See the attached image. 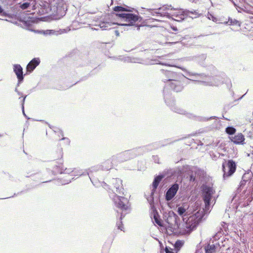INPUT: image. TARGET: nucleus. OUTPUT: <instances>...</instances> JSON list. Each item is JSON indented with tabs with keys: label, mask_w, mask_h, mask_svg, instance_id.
I'll return each mask as SVG.
<instances>
[{
	"label": "nucleus",
	"mask_w": 253,
	"mask_h": 253,
	"mask_svg": "<svg viewBox=\"0 0 253 253\" xmlns=\"http://www.w3.org/2000/svg\"><path fill=\"white\" fill-rule=\"evenodd\" d=\"M173 179L174 170L170 169H165L163 172H160L158 175L154 176L151 184L152 189L150 195L147 196L145 195L152 210L150 215L152 221L159 226L162 225V221L155 207L156 203H158L160 200V195L157 193V190L159 185L163 180V186H164Z\"/></svg>",
	"instance_id": "f257e3e1"
},
{
	"label": "nucleus",
	"mask_w": 253,
	"mask_h": 253,
	"mask_svg": "<svg viewBox=\"0 0 253 253\" xmlns=\"http://www.w3.org/2000/svg\"><path fill=\"white\" fill-rule=\"evenodd\" d=\"M175 68L180 69L183 71H185L187 75L189 76H193L198 77V78L201 80L197 81V82L203 83L205 85L217 86L223 83L224 81L223 76L225 75L223 74L222 76L218 75L217 70L212 65L208 66V70H209L210 73L207 74L205 73L198 74L189 72L184 68L177 65L175 62Z\"/></svg>",
	"instance_id": "f03ea898"
},
{
	"label": "nucleus",
	"mask_w": 253,
	"mask_h": 253,
	"mask_svg": "<svg viewBox=\"0 0 253 253\" xmlns=\"http://www.w3.org/2000/svg\"><path fill=\"white\" fill-rule=\"evenodd\" d=\"M133 8H132L126 5H117L113 8V12L116 14L117 18L122 21L127 22L123 24L122 25L124 26H135L137 27V29H140V26H137L136 23L140 22L142 18L139 15L137 11H136V14L132 12Z\"/></svg>",
	"instance_id": "7ed1b4c3"
},
{
	"label": "nucleus",
	"mask_w": 253,
	"mask_h": 253,
	"mask_svg": "<svg viewBox=\"0 0 253 253\" xmlns=\"http://www.w3.org/2000/svg\"><path fill=\"white\" fill-rule=\"evenodd\" d=\"M161 71L165 72L166 76V79H163L166 83L163 90L164 99L167 105L173 111L174 101L172 94L174 90V73L167 69H162Z\"/></svg>",
	"instance_id": "20e7f679"
},
{
	"label": "nucleus",
	"mask_w": 253,
	"mask_h": 253,
	"mask_svg": "<svg viewBox=\"0 0 253 253\" xmlns=\"http://www.w3.org/2000/svg\"><path fill=\"white\" fill-rule=\"evenodd\" d=\"M177 176L178 180L184 181L188 182L186 185V187L189 186H193L195 184L197 183V179L196 178L197 171L193 169L192 167L190 166L185 165L180 167L178 166L175 169V176Z\"/></svg>",
	"instance_id": "39448f33"
},
{
	"label": "nucleus",
	"mask_w": 253,
	"mask_h": 253,
	"mask_svg": "<svg viewBox=\"0 0 253 253\" xmlns=\"http://www.w3.org/2000/svg\"><path fill=\"white\" fill-rule=\"evenodd\" d=\"M114 202L115 206L122 211L121 213L119 220L116 223V226L118 229L121 230V231H124V228L122 220L127 213V212L124 213V212L129 209L130 204H129V200L127 198L124 196H119L117 194L115 196Z\"/></svg>",
	"instance_id": "423d86ee"
},
{
	"label": "nucleus",
	"mask_w": 253,
	"mask_h": 253,
	"mask_svg": "<svg viewBox=\"0 0 253 253\" xmlns=\"http://www.w3.org/2000/svg\"><path fill=\"white\" fill-rule=\"evenodd\" d=\"M188 207L186 204L180 206L177 210V212L179 216L175 213V230L176 228L180 230L179 232L181 233L185 230V228L188 226V221L189 217L188 216L186 210Z\"/></svg>",
	"instance_id": "0eeeda50"
},
{
	"label": "nucleus",
	"mask_w": 253,
	"mask_h": 253,
	"mask_svg": "<svg viewBox=\"0 0 253 253\" xmlns=\"http://www.w3.org/2000/svg\"><path fill=\"white\" fill-rule=\"evenodd\" d=\"M171 143L169 140H165L162 141L156 142L148 145L142 146L138 147H136L134 148V150L137 155V156H139L141 155H143L145 152L150 151L154 149H158L161 147H163L166 146L168 144H170Z\"/></svg>",
	"instance_id": "6e6552de"
},
{
	"label": "nucleus",
	"mask_w": 253,
	"mask_h": 253,
	"mask_svg": "<svg viewBox=\"0 0 253 253\" xmlns=\"http://www.w3.org/2000/svg\"><path fill=\"white\" fill-rule=\"evenodd\" d=\"M237 163L232 159L224 160L222 163L223 178L226 180L232 176L236 170Z\"/></svg>",
	"instance_id": "1a4fd4ad"
},
{
	"label": "nucleus",
	"mask_w": 253,
	"mask_h": 253,
	"mask_svg": "<svg viewBox=\"0 0 253 253\" xmlns=\"http://www.w3.org/2000/svg\"><path fill=\"white\" fill-rule=\"evenodd\" d=\"M197 10L192 9L189 10L183 9L175 8V21L180 22L184 20L187 17L192 19L196 18L200 16Z\"/></svg>",
	"instance_id": "9d476101"
},
{
	"label": "nucleus",
	"mask_w": 253,
	"mask_h": 253,
	"mask_svg": "<svg viewBox=\"0 0 253 253\" xmlns=\"http://www.w3.org/2000/svg\"><path fill=\"white\" fill-rule=\"evenodd\" d=\"M201 192L203 200L205 203L207 209H209L211 204V200L213 198V195L215 193L212 186L203 184L201 186Z\"/></svg>",
	"instance_id": "9b49d317"
},
{
	"label": "nucleus",
	"mask_w": 253,
	"mask_h": 253,
	"mask_svg": "<svg viewBox=\"0 0 253 253\" xmlns=\"http://www.w3.org/2000/svg\"><path fill=\"white\" fill-rule=\"evenodd\" d=\"M67 10V5L65 0H59L58 3L52 5L51 14H53L56 19H60L64 17Z\"/></svg>",
	"instance_id": "f8f14e48"
},
{
	"label": "nucleus",
	"mask_w": 253,
	"mask_h": 253,
	"mask_svg": "<svg viewBox=\"0 0 253 253\" xmlns=\"http://www.w3.org/2000/svg\"><path fill=\"white\" fill-rule=\"evenodd\" d=\"M197 82L186 78L182 74H179L175 71V92H180L183 89L184 86L189 84V81Z\"/></svg>",
	"instance_id": "ddd939ff"
},
{
	"label": "nucleus",
	"mask_w": 253,
	"mask_h": 253,
	"mask_svg": "<svg viewBox=\"0 0 253 253\" xmlns=\"http://www.w3.org/2000/svg\"><path fill=\"white\" fill-rule=\"evenodd\" d=\"M59 154L57 157V159H58L59 158H62L63 157V152L62 148H60L59 149ZM63 160L61 159H60L58 161H54V168L55 169V170L57 171V172L60 174L65 173V174H70L71 173H73L74 172V169H67L65 168V169L63 168Z\"/></svg>",
	"instance_id": "4468645a"
},
{
	"label": "nucleus",
	"mask_w": 253,
	"mask_h": 253,
	"mask_svg": "<svg viewBox=\"0 0 253 253\" xmlns=\"http://www.w3.org/2000/svg\"><path fill=\"white\" fill-rule=\"evenodd\" d=\"M169 7H170V9L171 10L174 9V7L172 6L171 5H170L169 6L164 5L163 7H160L158 9H148L147 11L148 12V13L152 15L153 16H155L157 17L166 16L169 19L171 18L172 20H174V19L172 18V15L171 14L169 13L167 11H161L162 10L164 11L167 9H169Z\"/></svg>",
	"instance_id": "2eb2a0df"
},
{
	"label": "nucleus",
	"mask_w": 253,
	"mask_h": 253,
	"mask_svg": "<svg viewBox=\"0 0 253 253\" xmlns=\"http://www.w3.org/2000/svg\"><path fill=\"white\" fill-rule=\"evenodd\" d=\"M9 5L10 6V11L11 13H9L8 11L5 10L0 5V15L9 18H12L14 16H17L20 15L21 8L20 6H19L18 3L16 4L13 5L11 2L9 4Z\"/></svg>",
	"instance_id": "dca6fc26"
},
{
	"label": "nucleus",
	"mask_w": 253,
	"mask_h": 253,
	"mask_svg": "<svg viewBox=\"0 0 253 253\" xmlns=\"http://www.w3.org/2000/svg\"><path fill=\"white\" fill-rule=\"evenodd\" d=\"M71 31L70 27H67L64 29L58 28L56 29H47V30H37L35 32L38 34L43 35L44 36H58L63 34L67 33Z\"/></svg>",
	"instance_id": "f3484780"
},
{
	"label": "nucleus",
	"mask_w": 253,
	"mask_h": 253,
	"mask_svg": "<svg viewBox=\"0 0 253 253\" xmlns=\"http://www.w3.org/2000/svg\"><path fill=\"white\" fill-rule=\"evenodd\" d=\"M164 196L168 206L169 208L172 209L173 207L172 203L174 200V183L166 189Z\"/></svg>",
	"instance_id": "a211bd4d"
},
{
	"label": "nucleus",
	"mask_w": 253,
	"mask_h": 253,
	"mask_svg": "<svg viewBox=\"0 0 253 253\" xmlns=\"http://www.w3.org/2000/svg\"><path fill=\"white\" fill-rule=\"evenodd\" d=\"M13 72L15 74L18 80L17 87L19 86L24 81V76L23 74V69L22 66L18 64H14L13 65Z\"/></svg>",
	"instance_id": "6ab92c4d"
},
{
	"label": "nucleus",
	"mask_w": 253,
	"mask_h": 253,
	"mask_svg": "<svg viewBox=\"0 0 253 253\" xmlns=\"http://www.w3.org/2000/svg\"><path fill=\"white\" fill-rule=\"evenodd\" d=\"M39 12L41 15L52 12V5L47 1H41L38 6Z\"/></svg>",
	"instance_id": "aec40b11"
},
{
	"label": "nucleus",
	"mask_w": 253,
	"mask_h": 253,
	"mask_svg": "<svg viewBox=\"0 0 253 253\" xmlns=\"http://www.w3.org/2000/svg\"><path fill=\"white\" fill-rule=\"evenodd\" d=\"M41 60L38 57L33 58L27 64L26 68L25 75H29L32 73L36 68L40 64Z\"/></svg>",
	"instance_id": "412c9836"
},
{
	"label": "nucleus",
	"mask_w": 253,
	"mask_h": 253,
	"mask_svg": "<svg viewBox=\"0 0 253 253\" xmlns=\"http://www.w3.org/2000/svg\"><path fill=\"white\" fill-rule=\"evenodd\" d=\"M185 115L187 118L189 119H191L198 122H207L212 119H217L218 118L216 116H211L209 118H207L200 116H196L192 113H188L186 111Z\"/></svg>",
	"instance_id": "4be33fe9"
},
{
	"label": "nucleus",
	"mask_w": 253,
	"mask_h": 253,
	"mask_svg": "<svg viewBox=\"0 0 253 253\" xmlns=\"http://www.w3.org/2000/svg\"><path fill=\"white\" fill-rule=\"evenodd\" d=\"M20 21L21 22L25 28L28 30L32 31L31 28L35 23V19L30 16L26 15L24 17H20Z\"/></svg>",
	"instance_id": "5701e85b"
},
{
	"label": "nucleus",
	"mask_w": 253,
	"mask_h": 253,
	"mask_svg": "<svg viewBox=\"0 0 253 253\" xmlns=\"http://www.w3.org/2000/svg\"><path fill=\"white\" fill-rule=\"evenodd\" d=\"M206 58L207 54H202L196 56L188 57L186 58H184V60L196 61L200 66L204 67L205 65V61Z\"/></svg>",
	"instance_id": "b1692460"
},
{
	"label": "nucleus",
	"mask_w": 253,
	"mask_h": 253,
	"mask_svg": "<svg viewBox=\"0 0 253 253\" xmlns=\"http://www.w3.org/2000/svg\"><path fill=\"white\" fill-rule=\"evenodd\" d=\"M233 3L238 12L242 13L245 12L248 13H253V7L249 3H246V5H239L234 1H233Z\"/></svg>",
	"instance_id": "393cba45"
},
{
	"label": "nucleus",
	"mask_w": 253,
	"mask_h": 253,
	"mask_svg": "<svg viewBox=\"0 0 253 253\" xmlns=\"http://www.w3.org/2000/svg\"><path fill=\"white\" fill-rule=\"evenodd\" d=\"M19 3V6H20L21 9H33L35 7L36 3L35 0H22Z\"/></svg>",
	"instance_id": "a878e982"
},
{
	"label": "nucleus",
	"mask_w": 253,
	"mask_h": 253,
	"mask_svg": "<svg viewBox=\"0 0 253 253\" xmlns=\"http://www.w3.org/2000/svg\"><path fill=\"white\" fill-rule=\"evenodd\" d=\"M113 184H114L115 190H112L114 193L116 191L119 194L125 195L124 189L123 187L122 180L120 178H116L113 179Z\"/></svg>",
	"instance_id": "bb28decb"
},
{
	"label": "nucleus",
	"mask_w": 253,
	"mask_h": 253,
	"mask_svg": "<svg viewBox=\"0 0 253 253\" xmlns=\"http://www.w3.org/2000/svg\"><path fill=\"white\" fill-rule=\"evenodd\" d=\"M111 25L112 24L107 21H101L98 25V26L102 30H111V32L113 34L114 33L117 37L119 36L120 33L119 31L114 28H111L110 27Z\"/></svg>",
	"instance_id": "cd10ccee"
},
{
	"label": "nucleus",
	"mask_w": 253,
	"mask_h": 253,
	"mask_svg": "<svg viewBox=\"0 0 253 253\" xmlns=\"http://www.w3.org/2000/svg\"><path fill=\"white\" fill-rule=\"evenodd\" d=\"M230 140L236 144H243L245 141V137L243 134L239 133L234 136L229 137Z\"/></svg>",
	"instance_id": "c85d7f7f"
},
{
	"label": "nucleus",
	"mask_w": 253,
	"mask_h": 253,
	"mask_svg": "<svg viewBox=\"0 0 253 253\" xmlns=\"http://www.w3.org/2000/svg\"><path fill=\"white\" fill-rule=\"evenodd\" d=\"M172 56V54L166 55V58L165 61H159L158 64L165 65L169 67H174V60L172 59H169L168 58L170 56Z\"/></svg>",
	"instance_id": "c756f323"
},
{
	"label": "nucleus",
	"mask_w": 253,
	"mask_h": 253,
	"mask_svg": "<svg viewBox=\"0 0 253 253\" xmlns=\"http://www.w3.org/2000/svg\"><path fill=\"white\" fill-rule=\"evenodd\" d=\"M217 244H208L205 247V253H215Z\"/></svg>",
	"instance_id": "7c9ffc66"
},
{
	"label": "nucleus",
	"mask_w": 253,
	"mask_h": 253,
	"mask_svg": "<svg viewBox=\"0 0 253 253\" xmlns=\"http://www.w3.org/2000/svg\"><path fill=\"white\" fill-rule=\"evenodd\" d=\"M100 167L103 170H109L113 167L112 162L110 160H107L103 163Z\"/></svg>",
	"instance_id": "2f4dec72"
},
{
	"label": "nucleus",
	"mask_w": 253,
	"mask_h": 253,
	"mask_svg": "<svg viewBox=\"0 0 253 253\" xmlns=\"http://www.w3.org/2000/svg\"><path fill=\"white\" fill-rule=\"evenodd\" d=\"M126 153H127L126 151H125L123 152V153L119 154L117 156V158L120 162H122L124 161H126L129 160V157H128V155H126Z\"/></svg>",
	"instance_id": "473e14b6"
},
{
	"label": "nucleus",
	"mask_w": 253,
	"mask_h": 253,
	"mask_svg": "<svg viewBox=\"0 0 253 253\" xmlns=\"http://www.w3.org/2000/svg\"><path fill=\"white\" fill-rule=\"evenodd\" d=\"M184 244V240H177L175 241V253H177L183 246Z\"/></svg>",
	"instance_id": "72a5a7b5"
},
{
	"label": "nucleus",
	"mask_w": 253,
	"mask_h": 253,
	"mask_svg": "<svg viewBox=\"0 0 253 253\" xmlns=\"http://www.w3.org/2000/svg\"><path fill=\"white\" fill-rule=\"evenodd\" d=\"M253 176V173L251 171H250L248 172L247 173H245L243 175L242 180H244V181L245 180L246 181H247L248 182V186H249L250 185H251V184H249V182L250 180H253L252 179Z\"/></svg>",
	"instance_id": "f704fd0d"
},
{
	"label": "nucleus",
	"mask_w": 253,
	"mask_h": 253,
	"mask_svg": "<svg viewBox=\"0 0 253 253\" xmlns=\"http://www.w3.org/2000/svg\"><path fill=\"white\" fill-rule=\"evenodd\" d=\"M228 23L230 25H237L239 27L241 26V22L231 17L228 18Z\"/></svg>",
	"instance_id": "c9c22d12"
},
{
	"label": "nucleus",
	"mask_w": 253,
	"mask_h": 253,
	"mask_svg": "<svg viewBox=\"0 0 253 253\" xmlns=\"http://www.w3.org/2000/svg\"><path fill=\"white\" fill-rule=\"evenodd\" d=\"M89 178L91 181L92 184L95 187H99L101 186V181H99L97 178H94L89 176Z\"/></svg>",
	"instance_id": "e433bc0d"
},
{
	"label": "nucleus",
	"mask_w": 253,
	"mask_h": 253,
	"mask_svg": "<svg viewBox=\"0 0 253 253\" xmlns=\"http://www.w3.org/2000/svg\"><path fill=\"white\" fill-rule=\"evenodd\" d=\"M127 153L126 155H128V157H129V159H133L137 157V155L134 150V148L128 150H126Z\"/></svg>",
	"instance_id": "4c0bfd02"
},
{
	"label": "nucleus",
	"mask_w": 253,
	"mask_h": 253,
	"mask_svg": "<svg viewBox=\"0 0 253 253\" xmlns=\"http://www.w3.org/2000/svg\"><path fill=\"white\" fill-rule=\"evenodd\" d=\"M169 224V227L167 230L166 233L168 235H174V228L172 227V224L170 223L167 221Z\"/></svg>",
	"instance_id": "58836bf2"
},
{
	"label": "nucleus",
	"mask_w": 253,
	"mask_h": 253,
	"mask_svg": "<svg viewBox=\"0 0 253 253\" xmlns=\"http://www.w3.org/2000/svg\"><path fill=\"white\" fill-rule=\"evenodd\" d=\"M211 157L213 160H216L218 159L220 156H223L224 155L223 154H220L218 152H211L210 153Z\"/></svg>",
	"instance_id": "ea45409f"
},
{
	"label": "nucleus",
	"mask_w": 253,
	"mask_h": 253,
	"mask_svg": "<svg viewBox=\"0 0 253 253\" xmlns=\"http://www.w3.org/2000/svg\"><path fill=\"white\" fill-rule=\"evenodd\" d=\"M236 131V129L233 126H228L225 129V132L229 135L234 134Z\"/></svg>",
	"instance_id": "a19ab883"
},
{
	"label": "nucleus",
	"mask_w": 253,
	"mask_h": 253,
	"mask_svg": "<svg viewBox=\"0 0 253 253\" xmlns=\"http://www.w3.org/2000/svg\"><path fill=\"white\" fill-rule=\"evenodd\" d=\"M184 42L181 41H175V48H177L180 50L184 45Z\"/></svg>",
	"instance_id": "79ce46f5"
},
{
	"label": "nucleus",
	"mask_w": 253,
	"mask_h": 253,
	"mask_svg": "<svg viewBox=\"0 0 253 253\" xmlns=\"http://www.w3.org/2000/svg\"><path fill=\"white\" fill-rule=\"evenodd\" d=\"M248 182L245 180H241L240 183V185L237 189V192L239 193L243 188V187L246 185Z\"/></svg>",
	"instance_id": "37998d69"
},
{
	"label": "nucleus",
	"mask_w": 253,
	"mask_h": 253,
	"mask_svg": "<svg viewBox=\"0 0 253 253\" xmlns=\"http://www.w3.org/2000/svg\"><path fill=\"white\" fill-rule=\"evenodd\" d=\"M28 191V189L25 190H22L20 192H18L17 193H14L13 194V195L11 196H10V197H6V198H0V199H8V198H13L15 196H17L18 195H19L20 194H23V193L24 192H27V191Z\"/></svg>",
	"instance_id": "c03bdc74"
},
{
	"label": "nucleus",
	"mask_w": 253,
	"mask_h": 253,
	"mask_svg": "<svg viewBox=\"0 0 253 253\" xmlns=\"http://www.w3.org/2000/svg\"><path fill=\"white\" fill-rule=\"evenodd\" d=\"M175 113L179 114H183L185 115L186 113V111L183 109L178 108L177 107L175 106Z\"/></svg>",
	"instance_id": "a18cd8bd"
},
{
	"label": "nucleus",
	"mask_w": 253,
	"mask_h": 253,
	"mask_svg": "<svg viewBox=\"0 0 253 253\" xmlns=\"http://www.w3.org/2000/svg\"><path fill=\"white\" fill-rule=\"evenodd\" d=\"M207 18L210 20H211L213 22H216L217 20V18L216 17H215L212 14L209 12L207 14Z\"/></svg>",
	"instance_id": "49530a36"
},
{
	"label": "nucleus",
	"mask_w": 253,
	"mask_h": 253,
	"mask_svg": "<svg viewBox=\"0 0 253 253\" xmlns=\"http://www.w3.org/2000/svg\"><path fill=\"white\" fill-rule=\"evenodd\" d=\"M27 95H24L22 97V99H21V109H22V111L24 112V104H25V99L27 97Z\"/></svg>",
	"instance_id": "de8ad7c7"
},
{
	"label": "nucleus",
	"mask_w": 253,
	"mask_h": 253,
	"mask_svg": "<svg viewBox=\"0 0 253 253\" xmlns=\"http://www.w3.org/2000/svg\"><path fill=\"white\" fill-rule=\"evenodd\" d=\"M165 251L166 253H174V249L167 246H166Z\"/></svg>",
	"instance_id": "09e8293b"
},
{
	"label": "nucleus",
	"mask_w": 253,
	"mask_h": 253,
	"mask_svg": "<svg viewBox=\"0 0 253 253\" xmlns=\"http://www.w3.org/2000/svg\"><path fill=\"white\" fill-rule=\"evenodd\" d=\"M152 159L155 163L160 164L159 158L157 155H153Z\"/></svg>",
	"instance_id": "8fccbe9b"
},
{
	"label": "nucleus",
	"mask_w": 253,
	"mask_h": 253,
	"mask_svg": "<svg viewBox=\"0 0 253 253\" xmlns=\"http://www.w3.org/2000/svg\"><path fill=\"white\" fill-rule=\"evenodd\" d=\"M101 186H102L103 188H104L106 190L110 189L109 185H108L104 181H101Z\"/></svg>",
	"instance_id": "3c124183"
},
{
	"label": "nucleus",
	"mask_w": 253,
	"mask_h": 253,
	"mask_svg": "<svg viewBox=\"0 0 253 253\" xmlns=\"http://www.w3.org/2000/svg\"><path fill=\"white\" fill-rule=\"evenodd\" d=\"M184 39L183 37H181L180 35H176L175 33V41H183V39Z\"/></svg>",
	"instance_id": "603ef678"
},
{
	"label": "nucleus",
	"mask_w": 253,
	"mask_h": 253,
	"mask_svg": "<svg viewBox=\"0 0 253 253\" xmlns=\"http://www.w3.org/2000/svg\"><path fill=\"white\" fill-rule=\"evenodd\" d=\"M60 141L61 140H64L65 141V143L67 144V145H69L70 143V139L67 138V137H62V138L61 139H60L59 140Z\"/></svg>",
	"instance_id": "864d4df0"
},
{
	"label": "nucleus",
	"mask_w": 253,
	"mask_h": 253,
	"mask_svg": "<svg viewBox=\"0 0 253 253\" xmlns=\"http://www.w3.org/2000/svg\"><path fill=\"white\" fill-rule=\"evenodd\" d=\"M37 121L41 122H42V123H44L45 124H47V125H48V127H49L50 128H51V129H53V128H54V126H51V125H50L49 124H48V122H47L45 121L44 120H37Z\"/></svg>",
	"instance_id": "5fc2aeb1"
},
{
	"label": "nucleus",
	"mask_w": 253,
	"mask_h": 253,
	"mask_svg": "<svg viewBox=\"0 0 253 253\" xmlns=\"http://www.w3.org/2000/svg\"><path fill=\"white\" fill-rule=\"evenodd\" d=\"M196 209L194 210V214L195 215V216L196 217H198L199 216L198 215H197V214L199 213V211H200V209L199 210H198V209L199 208V205L196 204Z\"/></svg>",
	"instance_id": "6e6d98bb"
},
{
	"label": "nucleus",
	"mask_w": 253,
	"mask_h": 253,
	"mask_svg": "<svg viewBox=\"0 0 253 253\" xmlns=\"http://www.w3.org/2000/svg\"><path fill=\"white\" fill-rule=\"evenodd\" d=\"M86 174L88 175V176H89V173L87 172H82V171H79V173L76 174L77 175H79V176L85 175Z\"/></svg>",
	"instance_id": "4d7b16f0"
},
{
	"label": "nucleus",
	"mask_w": 253,
	"mask_h": 253,
	"mask_svg": "<svg viewBox=\"0 0 253 253\" xmlns=\"http://www.w3.org/2000/svg\"><path fill=\"white\" fill-rule=\"evenodd\" d=\"M179 189V185L175 182V195H176L177 191Z\"/></svg>",
	"instance_id": "13d9d810"
},
{
	"label": "nucleus",
	"mask_w": 253,
	"mask_h": 253,
	"mask_svg": "<svg viewBox=\"0 0 253 253\" xmlns=\"http://www.w3.org/2000/svg\"><path fill=\"white\" fill-rule=\"evenodd\" d=\"M239 1L241 5H246V3H249L246 0H239Z\"/></svg>",
	"instance_id": "bf43d9fd"
},
{
	"label": "nucleus",
	"mask_w": 253,
	"mask_h": 253,
	"mask_svg": "<svg viewBox=\"0 0 253 253\" xmlns=\"http://www.w3.org/2000/svg\"><path fill=\"white\" fill-rule=\"evenodd\" d=\"M56 128L59 130V136L61 135L63 137L64 134H63V131L61 129H60L59 128Z\"/></svg>",
	"instance_id": "052dcab7"
},
{
	"label": "nucleus",
	"mask_w": 253,
	"mask_h": 253,
	"mask_svg": "<svg viewBox=\"0 0 253 253\" xmlns=\"http://www.w3.org/2000/svg\"><path fill=\"white\" fill-rule=\"evenodd\" d=\"M79 171H81V170H76V169H74V172H73V175H77V173H79Z\"/></svg>",
	"instance_id": "680f3d73"
},
{
	"label": "nucleus",
	"mask_w": 253,
	"mask_h": 253,
	"mask_svg": "<svg viewBox=\"0 0 253 253\" xmlns=\"http://www.w3.org/2000/svg\"><path fill=\"white\" fill-rule=\"evenodd\" d=\"M22 113H23V114L24 116L26 119H30V118H29V117L26 115V113H25V110H24V112H22Z\"/></svg>",
	"instance_id": "e2e57ef3"
},
{
	"label": "nucleus",
	"mask_w": 253,
	"mask_h": 253,
	"mask_svg": "<svg viewBox=\"0 0 253 253\" xmlns=\"http://www.w3.org/2000/svg\"><path fill=\"white\" fill-rule=\"evenodd\" d=\"M56 128L57 127L54 126V128H53V130L55 133H59V130L57 129Z\"/></svg>",
	"instance_id": "0e129e2a"
},
{
	"label": "nucleus",
	"mask_w": 253,
	"mask_h": 253,
	"mask_svg": "<svg viewBox=\"0 0 253 253\" xmlns=\"http://www.w3.org/2000/svg\"><path fill=\"white\" fill-rule=\"evenodd\" d=\"M228 87H229V88H230L232 86V84H231V81H229V84L227 85Z\"/></svg>",
	"instance_id": "69168bd1"
},
{
	"label": "nucleus",
	"mask_w": 253,
	"mask_h": 253,
	"mask_svg": "<svg viewBox=\"0 0 253 253\" xmlns=\"http://www.w3.org/2000/svg\"><path fill=\"white\" fill-rule=\"evenodd\" d=\"M249 184H251V186H253V180H250L249 182Z\"/></svg>",
	"instance_id": "338daca9"
},
{
	"label": "nucleus",
	"mask_w": 253,
	"mask_h": 253,
	"mask_svg": "<svg viewBox=\"0 0 253 253\" xmlns=\"http://www.w3.org/2000/svg\"><path fill=\"white\" fill-rule=\"evenodd\" d=\"M17 93V94H18V95H23V93H22V92H20V91H19Z\"/></svg>",
	"instance_id": "774afa93"
}]
</instances>
